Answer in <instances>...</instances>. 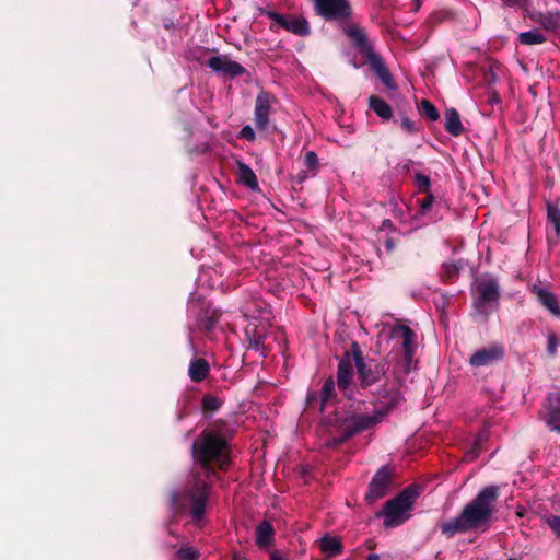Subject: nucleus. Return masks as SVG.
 <instances>
[{"label": "nucleus", "instance_id": "42", "mask_svg": "<svg viewBox=\"0 0 560 560\" xmlns=\"http://www.w3.org/2000/svg\"><path fill=\"white\" fill-rule=\"evenodd\" d=\"M306 407L310 409H316L318 411L319 406V393L317 392H308L306 396Z\"/></svg>", "mask_w": 560, "mask_h": 560}, {"label": "nucleus", "instance_id": "55", "mask_svg": "<svg viewBox=\"0 0 560 560\" xmlns=\"http://www.w3.org/2000/svg\"><path fill=\"white\" fill-rule=\"evenodd\" d=\"M482 350H486V349L483 348ZM487 350L494 351V350H502V349L500 347L493 346V347L488 348Z\"/></svg>", "mask_w": 560, "mask_h": 560}, {"label": "nucleus", "instance_id": "49", "mask_svg": "<svg viewBox=\"0 0 560 560\" xmlns=\"http://www.w3.org/2000/svg\"><path fill=\"white\" fill-rule=\"evenodd\" d=\"M307 177H308V175L306 174V172H305V171H302V172H300V173L298 174V176H296V182H298L299 184H302V183H303Z\"/></svg>", "mask_w": 560, "mask_h": 560}, {"label": "nucleus", "instance_id": "47", "mask_svg": "<svg viewBox=\"0 0 560 560\" xmlns=\"http://www.w3.org/2000/svg\"><path fill=\"white\" fill-rule=\"evenodd\" d=\"M396 244H395V241L392 238V237H387L385 241H384V247L386 249V252H392L394 248H395Z\"/></svg>", "mask_w": 560, "mask_h": 560}, {"label": "nucleus", "instance_id": "46", "mask_svg": "<svg viewBox=\"0 0 560 560\" xmlns=\"http://www.w3.org/2000/svg\"><path fill=\"white\" fill-rule=\"evenodd\" d=\"M381 230L382 231H385V230L393 231V230H395V226H394V223L392 222V220H389V219L383 220L382 221V225H381Z\"/></svg>", "mask_w": 560, "mask_h": 560}, {"label": "nucleus", "instance_id": "25", "mask_svg": "<svg viewBox=\"0 0 560 560\" xmlns=\"http://www.w3.org/2000/svg\"><path fill=\"white\" fill-rule=\"evenodd\" d=\"M445 130L454 137L460 136L464 131L459 113L453 107L445 112Z\"/></svg>", "mask_w": 560, "mask_h": 560}, {"label": "nucleus", "instance_id": "8", "mask_svg": "<svg viewBox=\"0 0 560 560\" xmlns=\"http://www.w3.org/2000/svg\"><path fill=\"white\" fill-rule=\"evenodd\" d=\"M418 493L411 487L404 489L394 499L388 500L383 509L376 513L377 518H383L386 528L397 527L409 520L415 500Z\"/></svg>", "mask_w": 560, "mask_h": 560}, {"label": "nucleus", "instance_id": "29", "mask_svg": "<svg viewBox=\"0 0 560 560\" xmlns=\"http://www.w3.org/2000/svg\"><path fill=\"white\" fill-rule=\"evenodd\" d=\"M546 42L545 34L539 28H532L518 34L517 43L526 46L539 45Z\"/></svg>", "mask_w": 560, "mask_h": 560}, {"label": "nucleus", "instance_id": "41", "mask_svg": "<svg viewBox=\"0 0 560 560\" xmlns=\"http://www.w3.org/2000/svg\"><path fill=\"white\" fill-rule=\"evenodd\" d=\"M238 137L248 142H253L256 139V132L250 125H244L238 132Z\"/></svg>", "mask_w": 560, "mask_h": 560}, {"label": "nucleus", "instance_id": "19", "mask_svg": "<svg viewBox=\"0 0 560 560\" xmlns=\"http://www.w3.org/2000/svg\"><path fill=\"white\" fill-rule=\"evenodd\" d=\"M345 353L347 358H342L338 362L337 385L340 390H342L346 395H349V392H351L350 387L353 377V368L349 359L350 352Z\"/></svg>", "mask_w": 560, "mask_h": 560}, {"label": "nucleus", "instance_id": "36", "mask_svg": "<svg viewBox=\"0 0 560 560\" xmlns=\"http://www.w3.org/2000/svg\"><path fill=\"white\" fill-rule=\"evenodd\" d=\"M415 185L419 192H429L431 188V179L422 172H415Z\"/></svg>", "mask_w": 560, "mask_h": 560}, {"label": "nucleus", "instance_id": "33", "mask_svg": "<svg viewBox=\"0 0 560 560\" xmlns=\"http://www.w3.org/2000/svg\"><path fill=\"white\" fill-rule=\"evenodd\" d=\"M547 220L553 225L557 235H560V209L557 205L547 203Z\"/></svg>", "mask_w": 560, "mask_h": 560}, {"label": "nucleus", "instance_id": "34", "mask_svg": "<svg viewBox=\"0 0 560 560\" xmlns=\"http://www.w3.org/2000/svg\"><path fill=\"white\" fill-rule=\"evenodd\" d=\"M465 266L466 262L463 259L444 262L442 267L443 275L448 279H452L457 276Z\"/></svg>", "mask_w": 560, "mask_h": 560}, {"label": "nucleus", "instance_id": "43", "mask_svg": "<svg viewBox=\"0 0 560 560\" xmlns=\"http://www.w3.org/2000/svg\"><path fill=\"white\" fill-rule=\"evenodd\" d=\"M400 126L401 128L408 132L409 135H415L418 132V126L416 125L415 121H412L410 118H408L407 116H404L401 118V122H400Z\"/></svg>", "mask_w": 560, "mask_h": 560}, {"label": "nucleus", "instance_id": "35", "mask_svg": "<svg viewBox=\"0 0 560 560\" xmlns=\"http://www.w3.org/2000/svg\"><path fill=\"white\" fill-rule=\"evenodd\" d=\"M304 166L311 173V176H316L319 167L318 156L315 151H307L304 155Z\"/></svg>", "mask_w": 560, "mask_h": 560}, {"label": "nucleus", "instance_id": "50", "mask_svg": "<svg viewBox=\"0 0 560 560\" xmlns=\"http://www.w3.org/2000/svg\"><path fill=\"white\" fill-rule=\"evenodd\" d=\"M413 10L418 11L420 7L422 5V0H412Z\"/></svg>", "mask_w": 560, "mask_h": 560}, {"label": "nucleus", "instance_id": "18", "mask_svg": "<svg viewBox=\"0 0 560 560\" xmlns=\"http://www.w3.org/2000/svg\"><path fill=\"white\" fill-rule=\"evenodd\" d=\"M425 197L420 200V208L417 212L416 217H427L430 214L431 222H438L442 219V215L439 212V209L442 205V199L436 198L432 192H425Z\"/></svg>", "mask_w": 560, "mask_h": 560}, {"label": "nucleus", "instance_id": "24", "mask_svg": "<svg viewBox=\"0 0 560 560\" xmlns=\"http://www.w3.org/2000/svg\"><path fill=\"white\" fill-rule=\"evenodd\" d=\"M534 20L539 23L547 31L560 30V11L552 10L547 12H538Z\"/></svg>", "mask_w": 560, "mask_h": 560}, {"label": "nucleus", "instance_id": "26", "mask_svg": "<svg viewBox=\"0 0 560 560\" xmlns=\"http://www.w3.org/2000/svg\"><path fill=\"white\" fill-rule=\"evenodd\" d=\"M369 106L370 108L383 120H389L393 116V110L390 105L385 102L383 98L376 95H372L369 97Z\"/></svg>", "mask_w": 560, "mask_h": 560}, {"label": "nucleus", "instance_id": "54", "mask_svg": "<svg viewBox=\"0 0 560 560\" xmlns=\"http://www.w3.org/2000/svg\"><path fill=\"white\" fill-rule=\"evenodd\" d=\"M351 350H361L360 347H359V343L357 341H352Z\"/></svg>", "mask_w": 560, "mask_h": 560}, {"label": "nucleus", "instance_id": "22", "mask_svg": "<svg viewBox=\"0 0 560 560\" xmlns=\"http://www.w3.org/2000/svg\"><path fill=\"white\" fill-rule=\"evenodd\" d=\"M336 383L332 376L325 380L323 387L319 392V406L318 412L323 413L328 404L336 400Z\"/></svg>", "mask_w": 560, "mask_h": 560}, {"label": "nucleus", "instance_id": "48", "mask_svg": "<svg viewBox=\"0 0 560 560\" xmlns=\"http://www.w3.org/2000/svg\"><path fill=\"white\" fill-rule=\"evenodd\" d=\"M163 26L166 28V30H172L175 27V24L173 22V20L171 19H164L163 20Z\"/></svg>", "mask_w": 560, "mask_h": 560}, {"label": "nucleus", "instance_id": "1", "mask_svg": "<svg viewBox=\"0 0 560 560\" xmlns=\"http://www.w3.org/2000/svg\"><path fill=\"white\" fill-rule=\"evenodd\" d=\"M228 438L213 430H205L192 443V455L199 470L182 489L171 494L172 505L187 513L195 524H200L206 515L213 479L214 468L228 469L231 460Z\"/></svg>", "mask_w": 560, "mask_h": 560}, {"label": "nucleus", "instance_id": "23", "mask_svg": "<svg viewBox=\"0 0 560 560\" xmlns=\"http://www.w3.org/2000/svg\"><path fill=\"white\" fill-rule=\"evenodd\" d=\"M318 547L320 551L328 557L338 556L343 549L341 541L329 534H325L318 539Z\"/></svg>", "mask_w": 560, "mask_h": 560}, {"label": "nucleus", "instance_id": "12", "mask_svg": "<svg viewBox=\"0 0 560 560\" xmlns=\"http://www.w3.org/2000/svg\"><path fill=\"white\" fill-rule=\"evenodd\" d=\"M316 13L327 21H340L351 16L348 0H313Z\"/></svg>", "mask_w": 560, "mask_h": 560}, {"label": "nucleus", "instance_id": "17", "mask_svg": "<svg viewBox=\"0 0 560 560\" xmlns=\"http://www.w3.org/2000/svg\"><path fill=\"white\" fill-rule=\"evenodd\" d=\"M532 292L536 294L538 302L544 305L553 316L560 317V304L557 295L548 288L535 283Z\"/></svg>", "mask_w": 560, "mask_h": 560}, {"label": "nucleus", "instance_id": "51", "mask_svg": "<svg viewBox=\"0 0 560 560\" xmlns=\"http://www.w3.org/2000/svg\"><path fill=\"white\" fill-rule=\"evenodd\" d=\"M273 340L278 342L279 347H281V342L283 341V336L280 334L273 337Z\"/></svg>", "mask_w": 560, "mask_h": 560}, {"label": "nucleus", "instance_id": "31", "mask_svg": "<svg viewBox=\"0 0 560 560\" xmlns=\"http://www.w3.org/2000/svg\"><path fill=\"white\" fill-rule=\"evenodd\" d=\"M200 552L192 546L183 545L174 553L173 560H198Z\"/></svg>", "mask_w": 560, "mask_h": 560}, {"label": "nucleus", "instance_id": "38", "mask_svg": "<svg viewBox=\"0 0 560 560\" xmlns=\"http://www.w3.org/2000/svg\"><path fill=\"white\" fill-rule=\"evenodd\" d=\"M421 165V162L413 161L411 159H404L396 165L395 170L398 174H409L415 171V166Z\"/></svg>", "mask_w": 560, "mask_h": 560}, {"label": "nucleus", "instance_id": "40", "mask_svg": "<svg viewBox=\"0 0 560 560\" xmlns=\"http://www.w3.org/2000/svg\"><path fill=\"white\" fill-rule=\"evenodd\" d=\"M208 49L206 48H202V47H196V48H192V49H189L188 54H187V58L189 60H196L198 62H201L203 63V59H205V56L208 54Z\"/></svg>", "mask_w": 560, "mask_h": 560}, {"label": "nucleus", "instance_id": "11", "mask_svg": "<svg viewBox=\"0 0 560 560\" xmlns=\"http://www.w3.org/2000/svg\"><path fill=\"white\" fill-rule=\"evenodd\" d=\"M394 468L384 465L377 469L372 477L368 491L365 493V501L372 504L384 498L390 490L393 485Z\"/></svg>", "mask_w": 560, "mask_h": 560}, {"label": "nucleus", "instance_id": "53", "mask_svg": "<svg viewBox=\"0 0 560 560\" xmlns=\"http://www.w3.org/2000/svg\"><path fill=\"white\" fill-rule=\"evenodd\" d=\"M270 560H284V559L278 553H271Z\"/></svg>", "mask_w": 560, "mask_h": 560}, {"label": "nucleus", "instance_id": "3", "mask_svg": "<svg viewBox=\"0 0 560 560\" xmlns=\"http://www.w3.org/2000/svg\"><path fill=\"white\" fill-rule=\"evenodd\" d=\"M498 498V486L489 485L482 488L456 517L441 524V533L451 538L458 533L489 529L495 513Z\"/></svg>", "mask_w": 560, "mask_h": 560}, {"label": "nucleus", "instance_id": "44", "mask_svg": "<svg viewBox=\"0 0 560 560\" xmlns=\"http://www.w3.org/2000/svg\"><path fill=\"white\" fill-rule=\"evenodd\" d=\"M559 345H560V336L553 331L548 332L546 350H557Z\"/></svg>", "mask_w": 560, "mask_h": 560}, {"label": "nucleus", "instance_id": "32", "mask_svg": "<svg viewBox=\"0 0 560 560\" xmlns=\"http://www.w3.org/2000/svg\"><path fill=\"white\" fill-rule=\"evenodd\" d=\"M417 360L415 359V352H402L400 361L398 363V372L408 374L410 371L417 369Z\"/></svg>", "mask_w": 560, "mask_h": 560}, {"label": "nucleus", "instance_id": "14", "mask_svg": "<svg viewBox=\"0 0 560 560\" xmlns=\"http://www.w3.org/2000/svg\"><path fill=\"white\" fill-rule=\"evenodd\" d=\"M277 98L265 91L257 94L255 100L254 121L258 130H267L269 127V116L271 113V105L276 103Z\"/></svg>", "mask_w": 560, "mask_h": 560}, {"label": "nucleus", "instance_id": "20", "mask_svg": "<svg viewBox=\"0 0 560 560\" xmlns=\"http://www.w3.org/2000/svg\"><path fill=\"white\" fill-rule=\"evenodd\" d=\"M185 148L190 154H202L210 150L209 143L202 135L196 137L190 125L185 126Z\"/></svg>", "mask_w": 560, "mask_h": 560}, {"label": "nucleus", "instance_id": "5", "mask_svg": "<svg viewBox=\"0 0 560 560\" xmlns=\"http://www.w3.org/2000/svg\"><path fill=\"white\" fill-rule=\"evenodd\" d=\"M343 33L351 39L354 49L364 58V61L359 63L354 56L351 57L350 52H346L349 62L357 69L363 65H369L371 70L387 89L396 90L397 84L395 83L393 74L387 69L382 57L374 51L373 45L364 31L357 25H350L343 30Z\"/></svg>", "mask_w": 560, "mask_h": 560}, {"label": "nucleus", "instance_id": "52", "mask_svg": "<svg viewBox=\"0 0 560 560\" xmlns=\"http://www.w3.org/2000/svg\"><path fill=\"white\" fill-rule=\"evenodd\" d=\"M365 560H381V559H380L378 555L371 553V555L368 556V558Z\"/></svg>", "mask_w": 560, "mask_h": 560}, {"label": "nucleus", "instance_id": "27", "mask_svg": "<svg viewBox=\"0 0 560 560\" xmlns=\"http://www.w3.org/2000/svg\"><path fill=\"white\" fill-rule=\"evenodd\" d=\"M503 358V352H474L469 359L472 366L490 365Z\"/></svg>", "mask_w": 560, "mask_h": 560}, {"label": "nucleus", "instance_id": "37", "mask_svg": "<svg viewBox=\"0 0 560 560\" xmlns=\"http://www.w3.org/2000/svg\"><path fill=\"white\" fill-rule=\"evenodd\" d=\"M421 108L423 112V115L430 120V121H436L440 118V113L436 109V107L428 100H422L421 102Z\"/></svg>", "mask_w": 560, "mask_h": 560}, {"label": "nucleus", "instance_id": "15", "mask_svg": "<svg viewBox=\"0 0 560 560\" xmlns=\"http://www.w3.org/2000/svg\"><path fill=\"white\" fill-rule=\"evenodd\" d=\"M266 15L277 25L294 35L307 36L311 33L310 24L304 18L289 19L285 15L278 13L273 10H268Z\"/></svg>", "mask_w": 560, "mask_h": 560}, {"label": "nucleus", "instance_id": "21", "mask_svg": "<svg viewBox=\"0 0 560 560\" xmlns=\"http://www.w3.org/2000/svg\"><path fill=\"white\" fill-rule=\"evenodd\" d=\"M236 166H237L238 183L253 192L259 191L260 187L258 184L257 176H256L255 172L253 171V168L248 164H246L242 161H237Z\"/></svg>", "mask_w": 560, "mask_h": 560}, {"label": "nucleus", "instance_id": "2", "mask_svg": "<svg viewBox=\"0 0 560 560\" xmlns=\"http://www.w3.org/2000/svg\"><path fill=\"white\" fill-rule=\"evenodd\" d=\"M221 311L214 307L213 303L209 301L198 291L190 293L187 301V327L189 330L188 341L189 350H200V339L206 338L210 341L225 340L226 349L234 350L232 338L235 337V331L226 335L219 323Z\"/></svg>", "mask_w": 560, "mask_h": 560}, {"label": "nucleus", "instance_id": "10", "mask_svg": "<svg viewBox=\"0 0 560 560\" xmlns=\"http://www.w3.org/2000/svg\"><path fill=\"white\" fill-rule=\"evenodd\" d=\"M354 357L360 385L368 388L378 383L385 374L384 365L373 359L362 357L363 352H351Z\"/></svg>", "mask_w": 560, "mask_h": 560}, {"label": "nucleus", "instance_id": "56", "mask_svg": "<svg viewBox=\"0 0 560 560\" xmlns=\"http://www.w3.org/2000/svg\"><path fill=\"white\" fill-rule=\"evenodd\" d=\"M233 560H243L241 557L235 556Z\"/></svg>", "mask_w": 560, "mask_h": 560}, {"label": "nucleus", "instance_id": "9", "mask_svg": "<svg viewBox=\"0 0 560 560\" xmlns=\"http://www.w3.org/2000/svg\"><path fill=\"white\" fill-rule=\"evenodd\" d=\"M416 340L417 335L409 326L396 324L380 332L377 347L388 350H413L417 346Z\"/></svg>", "mask_w": 560, "mask_h": 560}, {"label": "nucleus", "instance_id": "45", "mask_svg": "<svg viewBox=\"0 0 560 560\" xmlns=\"http://www.w3.org/2000/svg\"><path fill=\"white\" fill-rule=\"evenodd\" d=\"M203 406L208 409L215 410L219 408L220 402H219L218 398H215L214 396L206 395L203 397Z\"/></svg>", "mask_w": 560, "mask_h": 560}, {"label": "nucleus", "instance_id": "6", "mask_svg": "<svg viewBox=\"0 0 560 560\" xmlns=\"http://www.w3.org/2000/svg\"><path fill=\"white\" fill-rule=\"evenodd\" d=\"M399 404V395L397 393L394 394L393 397L385 405L374 410L371 415L364 413H349L342 418H338L337 421V433L338 435L331 439V444L339 445L345 443L347 440L352 438L353 435L366 431L377 423H380L383 418L393 410Z\"/></svg>", "mask_w": 560, "mask_h": 560}, {"label": "nucleus", "instance_id": "30", "mask_svg": "<svg viewBox=\"0 0 560 560\" xmlns=\"http://www.w3.org/2000/svg\"><path fill=\"white\" fill-rule=\"evenodd\" d=\"M272 536V526L267 521L261 522L257 527V544L260 546H266L271 541Z\"/></svg>", "mask_w": 560, "mask_h": 560}, {"label": "nucleus", "instance_id": "4", "mask_svg": "<svg viewBox=\"0 0 560 560\" xmlns=\"http://www.w3.org/2000/svg\"><path fill=\"white\" fill-rule=\"evenodd\" d=\"M243 317L248 322L244 329L242 346L245 350H272L269 342L272 335L267 331L272 318L270 305L260 299H255L242 308Z\"/></svg>", "mask_w": 560, "mask_h": 560}, {"label": "nucleus", "instance_id": "39", "mask_svg": "<svg viewBox=\"0 0 560 560\" xmlns=\"http://www.w3.org/2000/svg\"><path fill=\"white\" fill-rule=\"evenodd\" d=\"M545 524L560 538V515L549 514L544 517Z\"/></svg>", "mask_w": 560, "mask_h": 560}, {"label": "nucleus", "instance_id": "16", "mask_svg": "<svg viewBox=\"0 0 560 560\" xmlns=\"http://www.w3.org/2000/svg\"><path fill=\"white\" fill-rule=\"evenodd\" d=\"M545 422L555 432L560 433V393H549L544 402Z\"/></svg>", "mask_w": 560, "mask_h": 560}, {"label": "nucleus", "instance_id": "28", "mask_svg": "<svg viewBox=\"0 0 560 560\" xmlns=\"http://www.w3.org/2000/svg\"><path fill=\"white\" fill-rule=\"evenodd\" d=\"M210 371L209 363L205 359H196L190 362L189 376L194 382L205 380Z\"/></svg>", "mask_w": 560, "mask_h": 560}, {"label": "nucleus", "instance_id": "7", "mask_svg": "<svg viewBox=\"0 0 560 560\" xmlns=\"http://www.w3.org/2000/svg\"><path fill=\"white\" fill-rule=\"evenodd\" d=\"M477 296L474 300L475 315L482 322H488L492 312L499 310L500 285L498 278L491 273H485L475 281Z\"/></svg>", "mask_w": 560, "mask_h": 560}, {"label": "nucleus", "instance_id": "13", "mask_svg": "<svg viewBox=\"0 0 560 560\" xmlns=\"http://www.w3.org/2000/svg\"><path fill=\"white\" fill-rule=\"evenodd\" d=\"M206 65L219 77L225 79H235L243 75L246 70L237 61L229 58L226 55H215L210 57Z\"/></svg>", "mask_w": 560, "mask_h": 560}]
</instances>
